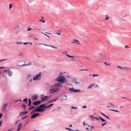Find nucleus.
<instances>
[{"label": "nucleus", "mask_w": 131, "mask_h": 131, "mask_svg": "<svg viewBox=\"0 0 131 131\" xmlns=\"http://www.w3.org/2000/svg\"><path fill=\"white\" fill-rule=\"evenodd\" d=\"M95 88H97V87H99V86L97 84H96L95 85Z\"/></svg>", "instance_id": "54"}, {"label": "nucleus", "mask_w": 131, "mask_h": 131, "mask_svg": "<svg viewBox=\"0 0 131 131\" xmlns=\"http://www.w3.org/2000/svg\"><path fill=\"white\" fill-rule=\"evenodd\" d=\"M27 116H28L27 115H26L25 116L21 117V120H23V119H25V118H26V117H27Z\"/></svg>", "instance_id": "29"}, {"label": "nucleus", "mask_w": 131, "mask_h": 131, "mask_svg": "<svg viewBox=\"0 0 131 131\" xmlns=\"http://www.w3.org/2000/svg\"><path fill=\"white\" fill-rule=\"evenodd\" d=\"M46 104H42L40 105L42 112L45 110L47 108H49L50 107L53 105L54 104H52L48 106H46Z\"/></svg>", "instance_id": "2"}, {"label": "nucleus", "mask_w": 131, "mask_h": 131, "mask_svg": "<svg viewBox=\"0 0 131 131\" xmlns=\"http://www.w3.org/2000/svg\"><path fill=\"white\" fill-rule=\"evenodd\" d=\"M32 63L31 61H30L29 63L28 64H27V66H29V65H31Z\"/></svg>", "instance_id": "37"}, {"label": "nucleus", "mask_w": 131, "mask_h": 131, "mask_svg": "<svg viewBox=\"0 0 131 131\" xmlns=\"http://www.w3.org/2000/svg\"><path fill=\"white\" fill-rule=\"evenodd\" d=\"M93 77H96V76H99V75L97 74H93Z\"/></svg>", "instance_id": "44"}, {"label": "nucleus", "mask_w": 131, "mask_h": 131, "mask_svg": "<svg viewBox=\"0 0 131 131\" xmlns=\"http://www.w3.org/2000/svg\"><path fill=\"white\" fill-rule=\"evenodd\" d=\"M59 89H60L59 88H52L49 90V93L50 94H52L54 93L58 92Z\"/></svg>", "instance_id": "4"}, {"label": "nucleus", "mask_w": 131, "mask_h": 131, "mask_svg": "<svg viewBox=\"0 0 131 131\" xmlns=\"http://www.w3.org/2000/svg\"><path fill=\"white\" fill-rule=\"evenodd\" d=\"M90 118L92 119V120H93L95 118V117H94L93 115H91L90 117Z\"/></svg>", "instance_id": "23"}, {"label": "nucleus", "mask_w": 131, "mask_h": 131, "mask_svg": "<svg viewBox=\"0 0 131 131\" xmlns=\"http://www.w3.org/2000/svg\"><path fill=\"white\" fill-rule=\"evenodd\" d=\"M121 98L122 99H127V97H123V96H121Z\"/></svg>", "instance_id": "55"}, {"label": "nucleus", "mask_w": 131, "mask_h": 131, "mask_svg": "<svg viewBox=\"0 0 131 131\" xmlns=\"http://www.w3.org/2000/svg\"><path fill=\"white\" fill-rule=\"evenodd\" d=\"M18 100V101H20L21 102L22 101L21 100V99H19Z\"/></svg>", "instance_id": "60"}, {"label": "nucleus", "mask_w": 131, "mask_h": 131, "mask_svg": "<svg viewBox=\"0 0 131 131\" xmlns=\"http://www.w3.org/2000/svg\"><path fill=\"white\" fill-rule=\"evenodd\" d=\"M40 116V115L39 114V113H37L32 115L31 117V119H32L38 116Z\"/></svg>", "instance_id": "8"}, {"label": "nucleus", "mask_w": 131, "mask_h": 131, "mask_svg": "<svg viewBox=\"0 0 131 131\" xmlns=\"http://www.w3.org/2000/svg\"><path fill=\"white\" fill-rule=\"evenodd\" d=\"M72 43H75L78 45H80L79 41L76 39H74L73 40V41L72 42Z\"/></svg>", "instance_id": "12"}, {"label": "nucleus", "mask_w": 131, "mask_h": 131, "mask_svg": "<svg viewBox=\"0 0 131 131\" xmlns=\"http://www.w3.org/2000/svg\"><path fill=\"white\" fill-rule=\"evenodd\" d=\"M32 81V79H31L29 80V82H31Z\"/></svg>", "instance_id": "62"}, {"label": "nucleus", "mask_w": 131, "mask_h": 131, "mask_svg": "<svg viewBox=\"0 0 131 131\" xmlns=\"http://www.w3.org/2000/svg\"><path fill=\"white\" fill-rule=\"evenodd\" d=\"M71 108L72 109H77L78 108L77 107H75L74 106H72L71 107Z\"/></svg>", "instance_id": "48"}, {"label": "nucleus", "mask_w": 131, "mask_h": 131, "mask_svg": "<svg viewBox=\"0 0 131 131\" xmlns=\"http://www.w3.org/2000/svg\"><path fill=\"white\" fill-rule=\"evenodd\" d=\"M95 119H96L97 120H98L99 121H100V119L98 117H95Z\"/></svg>", "instance_id": "50"}, {"label": "nucleus", "mask_w": 131, "mask_h": 131, "mask_svg": "<svg viewBox=\"0 0 131 131\" xmlns=\"http://www.w3.org/2000/svg\"><path fill=\"white\" fill-rule=\"evenodd\" d=\"M3 116V114L2 113H0V119L2 118Z\"/></svg>", "instance_id": "47"}, {"label": "nucleus", "mask_w": 131, "mask_h": 131, "mask_svg": "<svg viewBox=\"0 0 131 131\" xmlns=\"http://www.w3.org/2000/svg\"><path fill=\"white\" fill-rule=\"evenodd\" d=\"M39 21H41V22H43V23H45V21L42 20L41 19Z\"/></svg>", "instance_id": "49"}, {"label": "nucleus", "mask_w": 131, "mask_h": 131, "mask_svg": "<svg viewBox=\"0 0 131 131\" xmlns=\"http://www.w3.org/2000/svg\"><path fill=\"white\" fill-rule=\"evenodd\" d=\"M58 98H56L54 99L53 100V101H56L57 99H58Z\"/></svg>", "instance_id": "51"}, {"label": "nucleus", "mask_w": 131, "mask_h": 131, "mask_svg": "<svg viewBox=\"0 0 131 131\" xmlns=\"http://www.w3.org/2000/svg\"><path fill=\"white\" fill-rule=\"evenodd\" d=\"M105 117L108 119H110V118L108 117L106 115V116Z\"/></svg>", "instance_id": "58"}, {"label": "nucleus", "mask_w": 131, "mask_h": 131, "mask_svg": "<svg viewBox=\"0 0 131 131\" xmlns=\"http://www.w3.org/2000/svg\"><path fill=\"white\" fill-rule=\"evenodd\" d=\"M82 107L83 108H85L86 107V105H84Z\"/></svg>", "instance_id": "56"}, {"label": "nucleus", "mask_w": 131, "mask_h": 131, "mask_svg": "<svg viewBox=\"0 0 131 131\" xmlns=\"http://www.w3.org/2000/svg\"><path fill=\"white\" fill-rule=\"evenodd\" d=\"M108 105H110L111 106L113 107H114L115 106L114 105L111 103H108Z\"/></svg>", "instance_id": "27"}, {"label": "nucleus", "mask_w": 131, "mask_h": 131, "mask_svg": "<svg viewBox=\"0 0 131 131\" xmlns=\"http://www.w3.org/2000/svg\"><path fill=\"white\" fill-rule=\"evenodd\" d=\"M66 56L68 57H69V58H71V57H74L73 56H71L70 55H68V54L67 55H66Z\"/></svg>", "instance_id": "33"}, {"label": "nucleus", "mask_w": 131, "mask_h": 131, "mask_svg": "<svg viewBox=\"0 0 131 131\" xmlns=\"http://www.w3.org/2000/svg\"><path fill=\"white\" fill-rule=\"evenodd\" d=\"M90 127L92 129H93L94 128V126H91Z\"/></svg>", "instance_id": "57"}, {"label": "nucleus", "mask_w": 131, "mask_h": 131, "mask_svg": "<svg viewBox=\"0 0 131 131\" xmlns=\"http://www.w3.org/2000/svg\"><path fill=\"white\" fill-rule=\"evenodd\" d=\"M84 58H86V59H89V60H90V59L89 58H88V57H84Z\"/></svg>", "instance_id": "61"}, {"label": "nucleus", "mask_w": 131, "mask_h": 131, "mask_svg": "<svg viewBox=\"0 0 131 131\" xmlns=\"http://www.w3.org/2000/svg\"><path fill=\"white\" fill-rule=\"evenodd\" d=\"M41 96H42L41 97V99L42 102H44L47 100V99L49 97H50V96H45L43 94H42Z\"/></svg>", "instance_id": "6"}, {"label": "nucleus", "mask_w": 131, "mask_h": 131, "mask_svg": "<svg viewBox=\"0 0 131 131\" xmlns=\"http://www.w3.org/2000/svg\"><path fill=\"white\" fill-rule=\"evenodd\" d=\"M55 34H56L58 35H59V36H61V34L60 33H58V32H57V33H55Z\"/></svg>", "instance_id": "45"}, {"label": "nucleus", "mask_w": 131, "mask_h": 131, "mask_svg": "<svg viewBox=\"0 0 131 131\" xmlns=\"http://www.w3.org/2000/svg\"><path fill=\"white\" fill-rule=\"evenodd\" d=\"M81 92V91L80 90L74 89V92Z\"/></svg>", "instance_id": "20"}, {"label": "nucleus", "mask_w": 131, "mask_h": 131, "mask_svg": "<svg viewBox=\"0 0 131 131\" xmlns=\"http://www.w3.org/2000/svg\"><path fill=\"white\" fill-rule=\"evenodd\" d=\"M28 112H27V111L24 112H21L20 113L19 115H24L27 114Z\"/></svg>", "instance_id": "15"}, {"label": "nucleus", "mask_w": 131, "mask_h": 131, "mask_svg": "<svg viewBox=\"0 0 131 131\" xmlns=\"http://www.w3.org/2000/svg\"><path fill=\"white\" fill-rule=\"evenodd\" d=\"M28 102H29L28 104V106H30L31 104V100L29 98L28 99Z\"/></svg>", "instance_id": "18"}, {"label": "nucleus", "mask_w": 131, "mask_h": 131, "mask_svg": "<svg viewBox=\"0 0 131 131\" xmlns=\"http://www.w3.org/2000/svg\"><path fill=\"white\" fill-rule=\"evenodd\" d=\"M74 89L73 88H70L69 89V90L70 92H74Z\"/></svg>", "instance_id": "19"}, {"label": "nucleus", "mask_w": 131, "mask_h": 131, "mask_svg": "<svg viewBox=\"0 0 131 131\" xmlns=\"http://www.w3.org/2000/svg\"><path fill=\"white\" fill-rule=\"evenodd\" d=\"M72 81L73 83H75L76 85L79 83V82H78L77 81L76 78L72 79Z\"/></svg>", "instance_id": "14"}, {"label": "nucleus", "mask_w": 131, "mask_h": 131, "mask_svg": "<svg viewBox=\"0 0 131 131\" xmlns=\"http://www.w3.org/2000/svg\"><path fill=\"white\" fill-rule=\"evenodd\" d=\"M23 101L24 102H25V103H28V99L27 98H26Z\"/></svg>", "instance_id": "22"}, {"label": "nucleus", "mask_w": 131, "mask_h": 131, "mask_svg": "<svg viewBox=\"0 0 131 131\" xmlns=\"http://www.w3.org/2000/svg\"><path fill=\"white\" fill-rule=\"evenodd\" d=\"M63 74L62 72H60L58 77L55 79L56 81L58 82L59 83H64L66 82L67 80L64 77L62 76Z\"/></svg>", "instance_id": "1"}, {"label": "nucleus", "mask_w": 131, "mask_h": 131, "mask_svg": "<svg viewBox=\"0 0 131 131\" xmlns=\"http://www.w3.org/2000/svg\"><path fill=\"white\" fill-rule=\"evenodd\" d=\"M62 53L63 54H64V55H65L66 56V55L67 54H68V53H67V51H63V52H62Z\"/></svg>", "instance_id": "26"}, {"label": "nucleus", "mask_w": 131, "mask_h": 131, "mask_svg": "<svg viewBox=\"0 0 131 131\" xmlns=\"http://www.w3.org/2000/svg\"><path fill=\"white\" fill-rule=\"evenodd\" d=\"M41 112L42 111L40 107V106L39 105L38 106V107L34 109L30 113V114H32L33 113H34L35 112Z\"/></svg>", "instance_id": "5"}, {"label": "nucleus", "mask_w": 131, "mask_h": 131, "mask_svg": "<svg viewBox=\"0 0 131 131\" xmlns=\"http://www.w3.org/2000/svg\"><path fill=\"white\" fill-rule=\"evenodd\" d=\"M42 72H40L39 74L35 75L33 77V80L34 81H38L41 78Z\"/></svg>", "instance_id": "3"}, {"label": "nucleus", "mask_w": 131, "mask_h": 131, "mask_svg": "<svg viewBox=\"0 0 131 131\" xmlns=\"http://www.w3.org/2000/svg\"><path fill=\"white\" fill-rule=\"evenodd\" d=\"M84 122H85V121H84V122L83 123V124L84 125V126L86 125V126H88L89 127L90 126L89 125H87V124L85 123Z\"/></svg>", "instance_id": "38"}, {"label": "nucleus", "mask_w": 131, "mask_h": 131, "mask_svg": "<svg viewBox=\"0 0 131 131\" xmlns=\"http://www.w3.org/2000/svg\"><path fill=\"white\" fill-rule=\"evenodd\" d=\"M3 72L4 73L6 72L7 73L9 76L10 77L12 75V73L9 70H4V71Z\"/></svg>", "instance_id": "9"}, {"label": "nucleus", "mask_w": 131, "mask_h": 131, "mask_svg": "<svg viewBox=\"0 0 131 131\" xmlns=\"http://www.w3.org/2000/svg\"><path fill=\"white\" fill-rule=\"evenodd\" d=\"M2 124V122L0 121V127L1 126Z\"/></svg>", "instance_id": "53"}, {"label": "nucleus", "mask_w": 131, "mask_h": 131, "mask_svg": "<svg viewBox=\"0 0 131 131\" xmlns=\"http://www.w3.org/2000/svg\"><path fill=\"white\" fill-rule=\"evenodd\" d=\"M41 33L43 34L44 35H45L46 36H47V37H48L49 38H50V37L49 36H48L47 35L45 34H44L43 33V32H41Z\"/></svg>", "instance_id": "43"}, {"label": "nucleus", "mask_w": 131, "mask_h": 131, "mask_svg": "<svg viewBox=\"0 0 131 131\" xmlns=\"http://www.w3.org/2000/svg\"><path fill=\"white\" fill-rule=\"evenodd\" d=\"M95 84V83H94L93 84H90L89 86L87 88L88 89H89L91 88Z\"/></svg>", "instance_id": "17"}, {"label": "nucleus", "mask_w": 131, "mask_h": 131, "mask_svg": "<svg viewBox=\"0 0 131 131\" xmlns=\"http://www.w3.org/2000/svg\"><path fill=\"white\" fill-rule=\"evenodd\" d=\"M38 96L37 94H34L32 97V98L34 100H36L38 99Z\"/></svg>", "instance_id": "13"}, {"label": "nucleus", "mask_w": 131, "mask_h": 131, "mask_svg": "<svg viewBox=\"0 0 131 131\" xmlns=\"http://www.w3.org/2000/svg\"><path fill=\"white\" fill-rule=\"evenodd\" d=\"M23 43L24 45H27V44H28V43H28V42H23Z\"/></svg>", "instance_id": "52"}, {"label": "nucleus", "mask_w": 131, "mask_h": 131, "mask_svg": "<svg viewBox=\"0 0 131 131\" xmlns=\"http://www.w3.org/2000/svg\"><path fill=\"white\" fill-rule=\"evenodd\" d=\"M18 101V100H15V101H14V102L15 103H16Z\"/></svg>", "instance_id": "64"}, {"label": "nucleus", "mask_w": 131, "mask_h": 131, "mask_svg": "<svg viewBox=\"0 0 131 131\" xmlns=\"http://www.w3.org/2000/svg\"><path fill=\"white\" fill-rule=\"evenodd\" d=\"M22 106L23 107L24 109H25V108H26V105H25L24 104H23L22 105Z\"/></svg>", "instance_id": "34"}, {"label": "nucleus", "mask_w": 131, "mask_h": 131, "mask_svg": "<svg viewBox=\"0 0 131 131\" xmlns=\"http://www.w3.org/2000/svg\"><path fill=\"white\" fill-rule=\"evenodd\" d=\"M23 42L21 41L19 42H16V43L17 44H23Z\"/></svg>", "instance_id": "28"}, {"label": "nucleus", "mask_w": 131, "mask_h": 131, "mask_svg": "<svg viewBox=\"0 0 131 131\" xmlns=\"http://www.w3.org/2000/svg\"><path fill=\"white\" fill-rule=\"evenodd\" d=\"M106 124H107V123H103V124H102L101 126L102 127L103 126H104V125Z\"/></svg>", "instance_id": "41"}, {"label": "nucleus", "mask_w": 131, "mask_h": 131, "mask_svg": "<svg viewBox=\"0 0 131 131\" xmlns=\"http://www.w3.org/2000/svg\"><path fill=\"white\" fill-rule=\"evenodd\" d=\"M117 68H119L121 69H122L123 70H129V68H127L126 67H122L121 66H117Z\"/></svg>", "instance_id": "11"}, {"label": "nucleus", "mask_w": 131, "mask_h": 131, "mask_svg": "<svg viewBox=\"0 0 131 131\" xmlns=\"http://www.w3.org/2000/svg\"><path fill=\"white\" fill-rule=\"evenodd\" d=\"M62 84L60 83L54 84L51 87L58 88L62 87Z\"/></svg>", "instance_id": "7"}, {"label": "nucleus", "mask_w": 131, "mask_h": 131, "mask_svg": "<svg viewBox=\"0 0 131 131\" xmlns=\"http://www.w3.org/2000/svg\"><path fill=\"white\" fill-rule=\"evenodd\" d=\"M102 62V63H104L106 65H107V66H108V65H110V63H108V64L106 62Z\"/></svg>", "instance_id": "32"}, {"label": "nucleus", "mask_w": 131, "mask_h": 131, "mask_svg": "<svg viewBox=\"0 0 131 131\" xmlns=\"http://www.w3.org/2000/svg\"><path fill=\"white\" fill-rule=\"evenodd\" d=\"M99 118H100V119H101V121L102 122H106V121H105V119H104L100 117H99Z\"/></svg>", "instance_id": "21"}, {"label": "nucleus", "mask_w": 131, "mask_h": 131, "mask_svg": "<svg viewBox=\"0 0 131 131\" xmlns=\"http://www.w3.org/2000/svg\"><path fill=\"white\" fill-rule=\"evenodd\" d=\"M49 46H50V47H51L53 48H55V49H57V47H54L53 46H52V45H49Z\"/></svg>", "instance_id": "42"}, {"label": "nucleus", "mask_w": 131, "mask_h": 131, "mask_svg": "<svg viewBox=\"0 0 131 131\" xmlns=\"http://www.w3.org/2000/svg\"><path fill=\"white\" fill-rule=\"evenodd\" d=\"M53 102V100H50V101H49L48 102V103H50V102Z\"/></svg>", "instance_id": "59"}, {"label": "nucleus", "mask_w": 131, "mask_h": 131, "mask_svg": "<svg viewBox=\"0 0 131 131\" xmlns=\"http://www.w3.org/2000/svg\"><path fill=\"white\" fill-rule=\"evenodd\" d=\"M29 27L27 29V31H29L31 30V28H29Z\"/></svg>", "instance_id": "46"}, {"label": "nucleus", "mask_w": 131, "mask_h": 131, "mask_svg": "<svg viewBox=\"0 0 131 131\" xmlns=\"http://www.w3.org/2000/svg\"><path fill=\"white\" fill-rule=\"evenodd\" d=\"M7 60V59H6L2 60V61H5V60Z\"/></svg>", "instance_id": "63"}, {"label": "nucleus", "mask_w": 131, "mask_h": 131, "mask_svg": "<svg viewBox=\"0 0 131 131\" xmlns=\"http://www.w3.org/2000/svg\"><path fill=\"white\" fill-rule=\"evenodd\" d=\"M66 129L67 130H68L70 131H72V129H71V128H66Z\"/></svg>", "instance_id": "31"}, {"label": "nucleus", "mask_w": 131, "mask_h": 131, "mask_svg": "<svg viewBox=\"0 0 131 131\" xmlns=\"http://www.w3.org/2000/svg\"><path fill=\"white\" fill-rule=\"evenodd\" d=\"M12 7V4H9V9H10Z\"/></svg>", "instance_id": "40"}, {"label": "nucleus", "mask_w": 131, "mask_h": 131, "mask_svg": "<svg viewBox=\"0 0 131 131\" xmlns=\"http://www.w3.org/2000/svg\"><path fill=\"white\" fill-rule=\"evenodd\" d=\"M110 110L114 111V112H119V111L118 110H113V109H110Z\"/></svg>", "instance_id": "30"}, {"label": "nucleus", "mask_w": 131, "mask_h": 131, "mask_svg": "<svg viewBox=\"0 0 131 131\" xmlns=\"http://www.w3.org/2000/svg\"><path fill=\"white\" fill-rule=\"evenodd\" d=\"M41 101H34L32 103V104L34 105H37L40 104Z\"/></svg>", "instance_id": "10"}, {"label": "nucleus", "mask_w": 131, "mask_h": 131, "mask_svg": "<svg viewBox=\"0 0 131 131\" xmlns=\"http://www.w3.org/2000/svg\"><path fill=\"white\" fill-rule=\"evenodd\" d=\"M35 107V106H30L28 109V110H30L34 109Z\"/></svg>", "instance_id": "24"}, {"label": "nucleus", "mask_w": 131, "mask_h": 131, "mask_svg": "<svg viewBox=\"0 0 131 131\" xmlns=\"http://www.w3.org/2000/svg\"><path fill=\"white\" fill-rule=\"evenodd\" d=\"M38 44V45H44L46 46H49V45H46V44H44V43H40Z\"/></svg>", "instance_id": "36"}, {"label": "nucleus", "mask_w": 131, "mask_h": 131, "mask_svg": "<svg viewBox=\"0 0 131 131\" xmlns=\"http://www.w3.org/2000/svg\"><path fill=\"white\" fill-rule=\"evenodd\" d=\"M19 66H20L23 67V66H27V64H23V65H19Z\"/></svg>", "instance_id": "39"}, {"label": "nucleus", "mask_w": 131, "mask_h": 131, "mask_svg": "<svg viewBox=\"0 0 131 131\" xmlns=\"http://www.w3.org/2000/svg\"><path fill=\"white\" fill-rule=\"evenodd\" d=\"M22 124L21 123H19L18 125V127L20 128V127L22 126Z\"/></svg>", "instance_id": "25"}, {"label": "nucleus", "mask_w": 131, "mask_h": 131, "mask_svg": "<svg viewBox=\"0 0 131 131\" xmlns=\"http://www.w3.org/2000/svg\"><path fill=\"white\" fill-rule=\"evenodd\" d=\"M7 105V103H5L3 105V111H5L6 110V106Z\"/></svg>", "instance_id": "16"}, {"label": "nucleus", "mask_w": 131, "mask_h": 131, "mask_svg": "<svg viewBox=\"0 0 131 131\" xmlns=\"http://www.w3.org/2000/svg\"><path fill=\"white\" fill-rule=\"evenodd\" d=\"M106 17L105 18V20H108L109 19V17H108L107 16V15H106Z\"/></svg>", "instance_id": "35"}]
</instances>
